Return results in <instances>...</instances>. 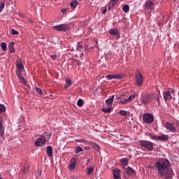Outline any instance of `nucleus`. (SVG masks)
Listing matches in <instances>:
<instances>
[{
    "label": "nucleus",
    "instance_id": "obj_1",
    "mask_svg": "<svg viewBox=\"0 0 179 179\" xmlns=\"http://www.w3.org/2000/svg\"><path fill=\"white\" fill-rule=\"evenodd\" d=\"M155 168L161 178L173 179L174 171L170 168V161L162 158L155 163Z\"/></svg>",
    "mask_w": 179,
    "mask_h": 179
},
{
    "label": "nucleus",
    "instance_id": "obj_2",
    "mask_svg": "<svg viewBox=\"0 0 179 179\" xmlns=\"http://www.w3.org/2000/svg\"><path fill=\"white\" fill-rule=\"evenodd\" d=\"M138 143L141 148H144V149H146L148 152H152L155 148V143L146 140L139 141Z\"/></svg>",
    "mask_w": 179,
    "mask_h": 179
},
{
    "label": "nucleus",
    "instance_id": "obj_3",
    "mask_svg": "<svg viewBox=\"0 0 179 179\" xmlns=\"http://www.w3.org/2000/svg\"><path fill=\"white\" fill-rule=\"evenodd\" d=\"M155 97H156V94H146L141 96L140 101L144 104V106H146V104H149Z\"/></svg>",
    "mask_w": 179,
    "mask_h": 179
},
{
    "label": "nucleus",
    "instance_id": "obj_4",
    "mask_svg": "<svg viewBox=\"0 0 179 179\" xmlns=\"http://www.w3.org/2000/svg\"><path fill=\"white\" fill-rule=\"evenodd\" d=\"M174 124L176 126H174ZM164 127L169 131V132H173L176 134L177 132V129H179V122H176V123H171L166 122L164 124Z\"/></svg>",
    "mask_w": 179,
    "mask_h": 179
},
{
    "label": "nucleus",
    "instance_id": "obj_5",
    "mask_svg": "<svg viewBox=\"0 0 179 179\" xmlns=\"http://www.w3.org/2000/svg\"><path fill=\"white\" fill-rule=\"evenodd\" d=\"M143 121H144L145 124H152L155 121V117L152 113H144L143 115Z\"/></svg>",
    "mask_w": 179,
    "mask_h": 179
},
{
    "label": "nucleus",
    "instance_id": "obj_6",
    "mask_svg": "<svg viewBox=\"0 0 179 179\" xmlns=\"http://www.w3.org/2000/svg\"><path fill=\"white\" fill-rule=\"evenodd\" d=\"M53 29L54 30H57V31H66V30L71 29V27L68 24H62L55 26Z\"/></svg>",
    "mask_w": 179,
    "mask_h": 179
},
{
    "label": "nucleus",
    "instance_id": "obj_7",
    "mask_svg": "<svg viewBox=\"0 0 179 179\" xmlns=\"http://www.w3.org/2000/svg\"><path fill=\"white\" fill-rule=\"evenodd\" d=\"M171 93H174V90L171 89V91L167 90L163 92V98L165 101H169L173 99V95H171Z\"/></svg>",
    "mask_w": 179,
    "mask_h": 179
},
{
    "label": "nucleus",
    "instance_id": "obj_8",
    "mask_svg": "<svg viewBox=\"0 0 179 179\" xmlns=\"http://www.w3.org/2000/svg\"><path fill=\"white\" fill-rule=\"evenodd\" d=\"M136 83L139 87L143 85V76L142 75V73H138L136 75Z\"/></svg>",
    "mask_w": 179,
    "mask_h": 179
},
{
    "label": "nucleus",
    "instance_id": "obj_9",
    "mask_svg": "<svg viewBox=\"0 0 179 179\" xmlns=\"http://www.w3.org/2000/svg\"><path fill=\"white\" fill-rule=\"evenodd\" d=\"M152 8H155V3L152 1H146L143 5L144 10H152Z\"/></svg>",
    "mask_w": 179,
    "mask_h": 179
},
{
    "label": "nucleus",
    "instance_id": "obj_10",
    "mask_svg": "<svg viewBox=\"0 0 179 179\" xmlns=\"http://www.w3.org/2000/svg\"><path fill=\"white\" fill-rule=\"evenodd\" d=\"M113 174L115 179H121V169H113Z\"/></svg>",
    "mask_w": 179,
    "mask_h": 179
},
{
    "label": "nucleus",
    "instance_id": "obj_11",
    "mask_svg": "<svg viewBox=\"0 0 179 179\" xmlns=\"http://www.w3.org/2000/svg\"><path fill=\"white\" fill-rule=\"evenodd\" d=\"M135 97H136V96L131 95L129 96L128 99H126L124 101L120 100V104H127V103H131V101H132V100H134V99H135Z\"/></svg>",
    "mask_w": 179,
    "mask_h": 179
},
{
    "label": "nucleus",
    "instance_id": "obj_12",
    "mask_svg": "<svg viewBox=\"0 0 179 179\" xmlns=\"http://www.w3.org/2000/svg\"><path fill=\"white\" fill-rule=\"evenodd\" d=\"M36 146H38L40 148H43L44 145H45V143L41 139V137L38 138L35 142H34Z\"/></svg>",
    "mask_w": 179,
    "mask_h": 179
},
{
    "label": "nucleus",
    "instance_id": "obj_13",
    "mask_svg": "<svg viewBox=\"0 0 179 179\" xmlns=\"http://www.w3.org/2000/svg\"><path fill=\"white\" fill-rule=\"evenodd\" d=\"M40 138L45 143H47V142L50 141V135H48V133H43L41 135Z\"/></svg>",
    "mask_w": 179,
    "mask_h": 179
},
{
    "label": "nucleus",
    "instance_id": "obj_14",
    "mask_svg": "<svg viewBox=\"0 0 179 179\" xmlns=\"http://www.w3.org/2000/svg\"><path fill=\"white\" fill-rule=\"evenodd\" d=\"M114 101V95H112L110 98L106 100L105 103L108 107H113V102Z\"/></svg>",
    "mask_w": 179,
    "mask_h": 179
},
{
    "label": "nucleus",
    "instance_id": "obj_15",
    "mask_svg": "<svg viewBox=\"0 0 179 179\" xmlns=\"http://www.w3.org/2000/svg\"><path fill=\"white\" fill-rule=\"evenodd\" d=\"M70 167L71 169H73V170H75V168L76 167V164H78V160H76V158H71L70 160Z\"/></svg>",
    "mask_w": 179,
    "mask_h": 179
},
{
    "label": "nucleus",
    "instance_id": "obj_16",
    "mask_svg": "<svg viewBox=\"0 0 179 179\" xmlns=\"http://www.w3.org/2000/svg\"><path fill=\"white\" fill-rule=\"evenodd\" d=\"M46 153L48 157H52V146L48 145L46 147Z\"/></svg>",
    "mask_w": 179,
    "mask_h": 179
},
{
    "label": "nucleus",
    "instance_id": "obj_17",
    "mask_svg": "<svg viewBox=\"0 0 179 179\" xmlns=\"http://www.w3.org/2000/svg\"><path fill=\"white\" fill-rule=\"evenodd\" d=\"M3 135H5V128L2 124V118L0 117V136H3Z\"/></svg>",
    "mask_w": 179,
    "mask_h": 179
},
{
    "label": "nucleus",
    "instance_id": "obj_18",
    "mask_svg": "<svg viewBox=\"0 0 179 179\" xmlns=\"http://www.w3.org/2000/svg\"><path fill=\"white\" fill-rule=\"evenodd\" d=\"M157 139H158V141H169V135L162 134V136H157Z\"/></svg>",
    "mask_w": 179,
    "mask_h": 179
},
{
    "label": "nucleus",
    "instance_id": "obj_19",
    "mask_svg": "<svg viewBox=\"0 0 179 179\" xmlns=\"http://www.w3.org/2000/svg\"><path fill=\"white\" fill-rule=\"evenodd\" d=\"M78 5H79V2H78V1H76V0H73L70 3V6L72 9H75L76 8V6H78Z\"/></svg>",
    "mask_w": 179,
    "mask_h": 179
},
{
    "label": "nucleus",
    "instance_id": "obj_20",
    "mask_svg": "<svg viewBox=\"0 0 179 179\" xmlns=\"http://www.w3.org/2000/svg\"><path fill=\"white\" fill-rule=\"evenodd\" d=\"M120 34V31L117 29H111L110 30V34H111V36H117V34Z\"/></svg>",
    "mask_w": 179,
    "mask_h": 179
},
{
    "label": "nucleus",
    "instance_id": "obj_21",
    "mask_svg": "<svg viewBox=\"0 0 179 179\" xmlns=\"http://www.w3.org/2000/svg\"><path fill=\"white\" fill-rule=\"evenodd\" d=\"M13 45H15V42H11L8 44L10 52H15V47Z\"/></svg>",
    "mask_w": 179,
    "mask_h": 179
},
{
    "label": "nucleus",
    "instance_id": "obj_22",
    "mask_svg": "<svg viewBox=\"0 0 179 179\" xmlns=\"http://www.w3.org/2000/svg\"><path fill=\"white\" fill-rule=\"evenodd\" d=\"M126 173H127V174L129 176H132V174H134V173H135V170H134L131 167H128L127 169H126Z\"/></svg>",
    "mask_w": 179,
    "mask_h": 179
},
{
    "label": "nucleus",
    "instance_id": "obj_23",
    "mask_svg": "<svg viewBox=\"0 0 179 179\" xmlns=\"http://www.w3.org/2000/svg\"><path fill=\"white\" fill-rule=\"evenodd\" d=\"M71 85H72V80L66 78V83L64 85V89H68V87H69V86H71Z\"/></svg>",
    "mask_w": 179,
    "mask_h": 179
},
{
    "label": "nucleus",
    "instance_id": "obj_24",
    "mask_svg": "<svg viewBox=\"0 0 179 179\" xmlns=\"http://www.w3.org/2000/svg\"><path fill=\"white\" fill-rule=\"evenodd\" d=\"M122 10L124 13H128V12H129V6L127 4L124 5L122 6Z\"/></svg>",
    "mask_w": 179,
    "mask_h": 179
},
{
    "label": "nucleus",
    "instance_id": "obj_25",
    "mask_svg": "<svg viewBox=\"0 0 179 179\" xmlns=\"http://www.w3.org/2000/svg\"><path fill=\"white\" fill-rule=\"evenodd\" d=\"M5 2H6V0L0 1V13L3 10V8H5Z\"/></svg>",
    "mask_w": 179,
    "mask_h": 179
},
{
    "label": "nucleus",
    "instance_id": "obj_26",
    "mask_svg": "<svg viewBox=\"0 0 179 179\" xmlns=\"http://www.w3.org/2000/svg\"><path fill=\"white\" fill-rule=\"evenodd\" d=\"M124 76H125V75L122 73L115 74V79H122Z\"/></svg>",
    "mask_w": 179,
    "mask_h": 179
},
{
    "label": "nucleus",
    "instance_id": "obj_27",
    "mask_svg": "<svg viewBox=\"0 0 179 179\" xmlns=\"http://www.w3.org/2000/svg\"><path fill=\"white\" fill-rule=\"evenodd\" d=\"M16 66L17 69H19L20 71H23L24 68V66H23V64H22V62H20V63H17Z\"/></svg>",
    "mask_w": 179,
    "mask_h": 179
},
{
    "label": "nucleus",
    "instance_id": "obj_28",
    "mask_svg": "<svg viewBox=\"0 0 179 179\" xmlns=\"http://www.w3.org/2000/svg\"><path fill=\"white\" fill-rule=\"evenodd\" d=\"M101 111L105 113H111V106H109L108 108H103Z\"/></svg>",
    "mask_w": 179,
    "mask_h": 179
},
{
    "label": "nucleus",
    "instance_id": "obj_29",
    "mask_svg": "<svg viewBox=\"0 0 179 179\" xmlns=\"http://www.w3.org/2000/svg\"><path fill=\"white\" fill-rule=\"evenodd\" d=\"M106 78L108 80H111V79H115V74H108L106 76Z\"/></svg>",
    "mask_w": 179,
    "mask_h": 179
},
{
    "label": "nucleus",
    "instance_id": "obj_30",
    "mask_svg": "<svg viewBox=\"0 0 179 179\" xmlns=\"http://www.w3.org/2000/svg\"><path fill=\"white\" fill-rule=\"evenodd\" d=\"M122 166H128V159L127 158H124L121 160Z\"/></svg>",
    "mask_w": 179,
    "mask_h": 179
},
{
    "label": "nucleus",
    "instance_id": "obj_31",
    "mask_svg": "<svg viewBox=\"0 0 179 179\" xmlns=\"http://www.w3.org/2000/svg\"><path fill=\"white\" fill-rule=\"evenodd\" d=\"M6 111V106L5 105L0 103V113H5Z\"/></svg>",
    "mask_w": 179,
    "mask_h": 179
},
{
    "label": "nucleus",
    "instance_id": "obj_32",
    "mask_svg": "<svg viewBox=\"0 0 179 179\" xmlns=\"http://www.w3.org/2000/svg\"><path fill=\"white\" fill-rule=\"evenodd\" d=\"M80 152H83V149L82 148V147H80V146L76 147L74 152L79 153Z\"/></svg>",
    "mask_w": 179,
    "mask_h": 179
},
{
    "label": "nucleus",
    "instance_id": "obj_33",
    "mask_svg": "<svg viewBox=\"0 0 179 179\" xmlns=\"http://www.w3.org/2000/svg\"><path fill=\"white\" fill-rule=\"evenodd\" d=\"M10 34H12L13 36H17L19 35V31L15 30V29L12 28L10 30Z\"/></svg>",
    "mask_w": 179,
    "mask_h": 179
},
{
    "label": "nucleus",
    "instance_id": "obj_34",
    "mask_svg": "<svg viewBox=\"0 0 179 179\" xmlns=\"http://www.w3.org/2000/svg\"><path fill=\"white\" fill-rule=\"evenodd\" d=\"M6 47H7L6 43L2 42L1 43V48L3 51H6L7 50Z\"/></svg>",
    "mask_w": 179,
    "mask_h": 179
},
{
    "label": "nucleus",
    "instance_id": "obj_35",
    "mask_svg": "<svg viewBox=\"0 0 179 179\" xmlns=\"http://www.w3.org/2000/svg\"><path fill=\"white\" fill-rule=\"evenodd\" d=\"M119 114H120V115H122L123 117H127V115H128V112L127 110H120Z\"/></svg>",
    "mask_w": 179,
    "mask_h": 179
},
{
    "label": "nucleus",
    "instance_id": "obj_36",
    "mask_svg": "<svg viewBox=\"0 0 179 179\" xmlns=\"http://www.w3.org/2000/svg\"><path fill=\"white\" fill-rule=\"evenodd\" d=\"M77 106L78 107H82L83 106V99H79L77 102Z\"/></svg>",
    "mask_w": 179,
    "mask_h": 179
},
{
    "label": "nucleus",
    "instance_id": "obj_37",
    "mask_svg": "<svg viewBox=\"0 0 179 179\" xmlns=\"http://www.w3.org/2000/svg\"><path fill=\"white\" fill-rule=\"evenodd\" d=\"M148 136L151 138L153 139L154 141H157V137H156V136H155V134L150 133L148 134Z\"/></svg>",
    "mask_w": 179,
    "mask_h": 179
},
{
    "label": "nucleus",
    "instance_id": "obj_38",
    "mask_svg": "<svg viewBox=\"0 0 179 179\" xmlns=\"http://www.w3.org/2000/svg\"><path fill=\"white\" fill-rule=\"evenodd\" d=\"M94 171V169L92 168V167H90L87 169V174L88 176H90V174H92L93 172Z\"/></svg>",
    "mask_w": 179,
    "mask_h": 179
},
{
    "label": "nucleus",
    "instance_id": "obj_39",
    "mask_svg": "<svg viewBox=\"0 0 179 179\" xmlns=\"http://www.w3.org/2000/svg\"><path fill=\"white\" fill-rule=\"evenodd\" d=\"M17 76L19 78L20 80H21L22 82L24 80V78L22 76L21 72L17 73Z\"/></svg>",
    "mask_w": 179,
    "mask_h": 179
},
{
    "label": "nucleus",
    "instance_id": "obj_40",
    "mask_svg": "<svg viewBox=\"0 0 179 179\" xmlns=\"http://www.w3.org/2000/svg\"><path fill=\"white\" fill-rule=\"evenodd\" d=\"M36 90L38 94H43V90H41V88L36 87Z\"/></svg>",
    "mask_w": 179,
    "mask_h": 179
},
{
    "label": "nucleus",
    "instance_id": "obj_41",
    "mask_svg": "<svg viewBox=\"0 0 179 179\" xmlns=\"http://www.w3.org/2000/svg\"><path fill=\"white\" fill-rule=\"evenodd\" d=\"M108 5L110 6L112 8H114V6H115V5H117V3L110 1L108 3Z\"/></svg>",
    "mask_w": 179,
    "mask_h": 179
},
{
    "label": "nucleus",
    "instance_id": "obj_42",
    "mask_svg": "<svg viewBox=\"0 0 179 179\" xmlns=\"http://www.w3.org/2000/svg\"><path fill=\"white\" fill-rule=\"evenodd\" d=\"M77 50L78 51H82V50H83V45H77Z\"/></svg>",
    "mask_w": 179,
    "mask_h": 179
},
{
    "label": "nucleus",
    "instance_id": "obj_43",
    "mask_svg": "<svg viewBox=\"0 0 179 179\" xmlns=\"http://www.w3.org/2000/svg\"><path fill=\"white\" fill-rule=\"evenodd\" d=\"M153 100H155V101H158V103H160V98L156 94H155V97L153 98Z\"/></svg>",
    "mask_w": 179,
    "mask_h": 179
},
{
    "label": "nucleus",
    "instance_id": "obj_44",
    "mask_svg": "<svg viewBox=\"0 0 179 179\" xmlns=\"http://www.w3.org/2000/svg\"><path fill=\"white\" fill-rule=\"evenodd\" d=\"M50 58L55 61V59H57V55H51Z\"/></svg>",
    "mask_w": 179,
    "mask_h": 179
},
{
    "label": "nucleus",
    "instance_id": "obj_45",
    "mask_svg": "<svg viewBox=\"0 0 179 179\" xmlns=\"http://www.w3.org/2000/svg\"><path fill=\"white\" fill-rule=\"evenodd\" d=\"M107 12V8H102V15H104Z\"/></svg>",
    "mask_w": 179,
    "mask_h": 179
},
{
    "label": "nucleus",
    "instance_id": "obj_46",
    "mask_svg": "<svg viewBox=\"0 0 179 179\" xmlns=\"http://www.w3.org/2000/svg\"><path fill=\"white\" fill-rule=\"evenodd\" d=\"M95 149L97 150V151H99V150H100V146L99 145H95Z\"/></svg>",
    "mask_w": 179,
    "mask_h": 179
},
{
    "label": "nucleus",
    "instance_id": "obj_47",
    "mask_svg": "<svg viewBox=\"0 0 179 179\" xmlns=\"http://www.w3.org/2000/svg\"><path fill=\"white\" fill-rule=\"evenodd\" d=\"M113 7H111L110 6H109L108 4V10L110 12V10H111V9H113Z\"/></svg>",
    "mask_w": 179,
    "mask_h": 179
},
{
    "label": "nucleus",
    "instance_id": "obj_48",
    "mask_svg": "<svg viewBox=\"0 0 179 179\" xmlns=\"http://www.w3.org/2000/svg\"><path fill=\"white\" fill-rule=\"evenodd\" d=\"M22 173H27V169L24 168V169H22Z\"/></svg>",
    "mask_w": 179,
    "mask_h": 179
},
{
    "label": "nucleus",
    "instance_id": "obj_49",
    "mask_svg": "<svg viewBox=\"0 0 179 179\" xmlns=\"http://www.w3.org/2000/svg\"><path fill=\"white\" fill-rule=\"evenodd\" d=\"M61 12H62V13H65V12H66V9H65V8L62 9V10H61Z\"/></svg>",
    "mask_w": 179,
    "mask_h": 179
},
{
    "label": "nucleus",
    "instance_id": "obj_50",
    "mask_svg": "<svg viewBox=\"0 0 179 179\" xmlns=\"http://www.w3.org/2000/svg\"><path fill=\"white\" fill-rule=\"evenodd\" d=\"M119 0H110L112 2H115V3H117Z\"/></svg>",
    "mask_w": 179,
    "mask_h": 179
},
{
    "label": "nucleus",
    "instance_id": "obj_51",
    "mask_svg": "<svg viewBox=\"0 0 179 179\" xmlns=\"http://www.w3.org/2000/svg\"><path fill=\"white\" fill-rule=\"evenodd\" d=\"M89 163H90V159H87L86 166H87V164H89Z\"/></svg>",
    "mask_w": 179,
    "mask_h": 179
},
{
    "label": "nucleus",
    "instance_id": "obj_52",
    "mask_svg": "<svg viewBox=\"0 0 179 179\" xmlns=\"http://www.w3.org/2000/svg\"><path fill=\"white\" fill-rule=\"evenodd\" d=\"M119 99H124V95H121Z\"/></svg>",
    "mask_w": 179,
    "mask_h": 179
},
{
    "label": "nucleus",
    "instance_id": "obj_53",
    "mask_svg": "<svg viewBox=\"0 0 179 179\" xmlns=\"http://www.w3.org/2000/svg\"><path fill=\"white\" fill-rule=\"evenodd\" d=\"M0 179H3L2 177H0Z\"/></svg>",
    "mask_w": 179,
    "mask_h": 179
},
{
    "label": "nucleus",
    "instance_id": "obj_54",
    "mask_svg": "<svg viewBox=\"0 0 179 179\" xmlns=\"http://www.w3.org/2000/svg\"><path fill=\"white\" fill-rule=\"evenodd\" d=\"M76 142H78V141H76Z\"/></svg>",
    "mask_w": 179,
    "mask_h": 179
},
{
    "label": "nucleus",
    "instance_id": "obj_55",
    "mask_svg": "<svg viewBox=\"0 0 179 179\" xmlns=\"http://www.w3.org/2000/svg\"><path fill=\"white\" fill-rule=\"evenodd\" d=\"M78 1H82V0H78Z\"/></svg>",
    "mask_w": 179,
    "mask_h": 179
}]
</instances>
